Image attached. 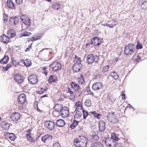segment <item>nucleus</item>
Segmentation results:
<instances>
[{
	"mask_svg": "<svg viewBox=\"0 0 147 147\" xmlns=\"http://www.w3.org/2000/svg\"><path fill=\"white\" fill-rule=\"evenodd\" d=\"M90 113L93 115L94 117L98 119H100V116H101V114L97 113L96 111L90 112Z\"/></svg>",
	"mask_w": 147,
	"mask_h": 147,
	"instance_id": "obj_46",
	"label": "nucleus"
},
{
	"mask_svg": "<svg viewBox=\"0 0 147 147\" xmlns=\"http://www.w3.org/2000/svg\"><path fill=\"white\" fill-rule=\"evenodd\" d=\"M111 76L115 80H117L119 78V75L115 71L111 72L110 73Z\"/></svg>",
	"mask_w": 147,
	"mask_h": 147,
	"instance_id": "obj_39",
	"label": "nucleus"
},
{
	"mask_svg": "<svg viewBox=\"0 0 147 147\" xmlns=\"http://www.w3.org/2000/svg\"><path fill=\"white\" fill-rule=\"evenodd\" d=\"M15 1L16 3L18 5L21 4L23 1V0H15Z\"/></svg>",
	"mask_w": 147,
	"mask_h": 147,
	"instance_id": "obj_61",
	"label": "nucleus"
},
{
	"mask_svg": "<svg viewBox=\"0 0 147 147\" xmlns=\"http://www.w3.org/2000/svg\"><path fill=\"white\" fill-rule=\"evenodd\" d=\"M115 21H110V22H111V24H106L104 25V26H107L110 28H113L116 25V24L115 23Z\"/></svg>",
	"mask_w": 147,
	"mask_h": 147,
	"instance_id": "obj_40",
	"label": "nucleus"
},
{
	"mask_svg": "<svg viewBox=\"0 0 147 147\" xmlns=\"http://www.w3.org/2000/svg\"><path fill=\"white\" fill-rule=\"evenodd\" d=\"M88 142L87 138L82 136L74 139L73 144L76 147H86L87 144Z\"/></svg>",
	"mask_w": 147,
	"mask_h": 147,
	"instance_id": "obj_1",
	"label": "nucleus"
},
{
	"mask_svg": "<svg viewBox=\"0 0 147 147\" xmlns=\"http://www.w3.org/2000/svg\"><path fill=\"white\" fill-rule=\"evenodd\" d=\"M143 47L139 43V41L137 42V44L136 46V49H140L142 48Z\"/></svg>",
	"mask_w": 147,
	"mask_h": 147,
	"instance_id": "obj_57",
	"label": "nucleus"
},
{
	"mask_svg": "<svg viewBox=\"0 0 147 147\" xmlns=\"http://www.w3.org/2000/svg\"><path fill=\"white\" fill-rule=\"evenodd\" d=\"M63 107L62 105L57 104L55 105L54 107V109L55 110V111L59 112L61 111Z\"/></svg>",
	"mask_w": 147,
	"mask_h": 147,
	"instance_id": "obj_34",
	"label": "nucleus"
},
{
	"mask_svg": "<svg viewBox=\"0 0 147 147\" xmlns=\"http://www.w3.org/2000/svg\"><path fill=\"white\" fill-rule=\"evenodd\" d=\"M75 108L76 110H82L83 108L82 104L80 101L76 102L75 105Z\"/></svg>",
	"mask_w": 147,
	"mask_h": 147,
	"instance_id": "obj_19",
	"label": "nucleus"
},
{
	"mask_svg": "<svg viewBox=\"0 0 147 147\" xmlns=\"http://www.w3.org/2000/svg\"><path fill=\"white\" fill-rule=\"evenodd\" d=\"M99 138L97 135H95L91 136V139L93 141L92 142H95L94 141L98 140Z\"/></svg>",
	"mask_w": 147,
	"mask_h": 147,
	"instance_id": "obj_51",
	"label": "nucleus"
},
{
	"mask_svg": "<svg viewBox=\"0 0 147 147\" xmlns=\"http://www.w3.org/2000/svg\"><path fill=\"white\" fill-rule=\"evenodd\" d=\"M92 147H104L103 144L100 142L95 141L92 142Z\"/></svg>",
	"mask_w": 147,
	"mask_h": 147,
	"instance_id": "obj_30",
	"label": "nucleus"
},
{
	"mask_svg": "<svg viewBox=\"0 0 147 147\" xmlns=\"http://www.w3.org/2000/svg\"><path fill=\"white\" fill-rule=\"evenodd\" d=\"M75 113L74 115V118L78 119L80 118L82 115V113L80 110H75Z\"/></svg>",
	"mask_w": 147,
	"mask_h": 147,
	"instance_id": "obj_42",
	"label": "nucleus"
},
{
	"mask_svg": "<svg viewBox=\"0 0 147 147\" xmlns=\"http://www.w3.org/2000/svg\"><path fill=\"white\" fill-rule=\"evenodd\" d=\"M107 117L108 120L113 124H115L118 122L116 115L114 113H109L108 114Z\"/></svg>",
	"mask_w": 147,
	"mask_h": 147,
	"instance_id": "obj_5",
	"label": "nucleus"
},
{
	"mask_svg": "<svg viewBox=\"0 0 147 147\" xmlns=\"http://www.w3.org/2000/svg\"><path fill=\"white\" fill-rule=\"evenodd\" d=\"M16 81L18 83H22L24 81L23 77L21 75L16 74L14 76Z\"/></svg>",
	"mask_w": 147,
	"mask_h": 147,
	"instance_id": "obj_22",
	"label": "nucleus"
},
{
	"mask_svg": "<svg viewBox=\"0 0 147 147\" xmlns=\"http://www.w3.org/2000/svg\"><path fill=\"white\" fill-rule=\"evenodd\" d=\"M140 55L141 54L138 53L135 55L133 57L134 61L137 63L140 61L141 59Z\"/></svg>",
	"mask_w": 147,
	"mask_h": 147,
	"instance_id": "obj_35",
	"label": "nucleus"
},
{
	"mask_svg": "<svg viewBox=\"0 0 147 147\" xmlns=\"http://www.w3.org/2000/svg\"><path fill=\"white\" fill-rule=\"evenodd\" d=\"M47 68L46 67H44L42 68V73H44L46 76H47L48 71L47 70Z\"/></svg>",
	"mask_w": 147,
	"mask_h": 147,
	"instance_id": "obj_55",
	"label": "nucleus"
},
{
	"mask_svg": "<svg viewBox=\"0 0 147 147\" xmlns=\"http://www.w3.org/2000/svg\"><path fill=\"white\" fill-rule=\"evenodd\" d=\"M107 98L111 102H113L115 101V99L113 96V94L110 92H109L108 94Z\"/></svg>",
	"mask_w": 147,
	"mask_h": 147,
	"instance_id": "obj_37",
	"label": "nucleus"
},
{
	"mask_svg": "<svg viewBox=\"0 0 147 147\" xmlns=\"http://www.w3.org/2000/svg\"><path fill=\"white\" fill-rule=\"evenodd\" d=\"M102 83H94L92 85V88L94 90H98L102 87Z\"/></svg>",
	"mask_w": 147,
	"mask_h": 147,
	"instance_id": "obj_26",
	"label": "nucleus"
},
{
	"mask_svg": "<svg viewBox=\"0 0 147 147\" xmlns=\"http://www.w3.org/2000/svg\"><path fill=\"white\" fill-rule=\"evenodd\" d=\"M26 137L27 139L30 142H34L35 140L31 136V133H28L26 134Z\"/></svg>",
	"mask_w": 147,
	"mask_h": 147,
	"instance_id": "obj_36",
	"label": "nucleus"
},
{
	"mask_svg": "<svg viewBox=\"0 0 147 147\" xmlns=\"http://www.w3.org/2000/svg\"><path fill=\"white\" fill-rule=\"evenodd\" d=\"M53 147H61L60 144L58 142H56L54 144Z\"/></svg>",
	"mask_w": 147,
	"mask_h": 147,
	"instance_id": "obj_59",
	"label": "nucleus"
},
{
	"mask_svg": "<svg viewBox=\"0 0 147 147\" xmlns=\"http://www.w3.org/2000/svg\"><path fill=\"white\" fill-rule=\"evenodd\" d=\"M1 125L3 128L6 130L9 129L10 127L9 124L5 121L1 122Z\"/></svg>",
	"mask_w": 147,
	"mask_h": 147,
	"instance_id": "obj_28",
	"label": "nucleus"
},
{
	"mask_svg": "<svg viewBox=\"0 0 147 147\" xmlns=\"http://www.w3.org/2000/svg\"><path fill=\"white\" fill-rule=\"evenodd\" d=\"M20 19L23 22L25 25L30 26L31 22L28 17L25 15H22L20 17Z\"/></svg>",
	"mask_w": 147,
	"mask_h": 147,
	"instance_id": "obj_11",
	"label": "nucleus"
},
{
	"mask_svg": "<svg viewBox=\"0 0 147 147\" xmlns=\"http://www.w3.org/2000/svg\"><path fill=\"white\" fill-rule=\"evenodd\" d=\"M89 94L90 95H92L93 96H94V94H93V93L92 92L90 91L89 92Z\"/></svg>",
	"mask_w": 147,
	"mask_h": 147,
	"instance_id": "obj_64",
	"label": "nucleus"
},
{
	"mask_svg": "<svg viewBox=\"0 0 147 147\" xmlns=\"http://www.w3.org/2000/svg\"><path fill=\"white\" fill-rule=\"evenodd\" d=\"M5 137L11 141H14L16 138V136L13 133L5 132Z\"/></svg>",
	"mask_w": 147,
	"mask_h": 147,
	"instance_id": "obj_17",
	"label": "nucleus"
},
{
	"mask_svg": "<svg viewBox=\"0 0 147 147\" xmlns=\"http://www.w3.org/2000/svg\"><path fill=\"white\" fill-rule=\"evenodd\" d=\"M84 105L85 106L88 107L91 106L92 105L91 100L89 99H87L84 102Z\"/></svg>",
	"mask_w": 147,
	"mask_h": 147,
	"instance_id": "obj_47",
	"label": "nucleus"
},
{
	"mask_svg": "<svg viewBox=\"0 0 147 147\" xmlns=\"http://www.w3.org/2000/svg\"><path fill=\"white\" fill-rule=\"evenodd\" d=\"M31 34V33L27 31H25L23 33L21 34L20 37H21L23 36H30Z\"/></svg>",
	"mask_w": 147,
	"mask_h": 147,
	"instance_id": "obj_50",
	"label": "nucleus"
},
{
	"mask_svg": "<svg viewBox=\"0 0 147 147\" xmlns=\"http://www.w3.org/2000/svg\"><path fill=\"white\" fill-rule=\"evenodd\" d=\"M44 124L45 127L50 130L54 129L55 126V123L50 121H45Z\"/></svg>",
	"mask_w": 147,
	"mask_h": 147,
	"instance_id": "obj_9",
	"label": "nucleus"
},
{
	"mask_svg": "<svg viewBox=\"0 0 147 147\" xmlns=\"http://www.w3.org/2000/svg\"><path fill=\"white\" fill-rule=\"evenodd\" d=\"M7 34L11 38L13 37L16 35L15 31L13 29H10L8 30Z\"/></svg>",
	"mask_w": 147,
	"mask_h": 147,
	"instance_id": "obj_33",
	"label": "nucleus"
},
{
	"mask_svg": "<svg viewBox=\"0 0 147 147\" xmlns=\"http://www.w3.org/2000/svg\"><path fill=\"white\" fill-rule=\"evenodd\" d=\"M42 34L40 33L36 34L31 39V40L34 42L40 39L42 36Z\"/></svg>",
	"mask_w": 147,
	"mask_h": 147,
	"instance_id": "obj_23",
	"label": "nucleus"
},
{
	"mask_svg": "<svg viewBox=\"0 0 147 147\" xmlns=\"http://www.w3.org/2000/svg\"><path fill=\"white\" fill-rule=\"evenodd\" d=\"M20 62L15 59H13L12 60V64L16 67L20 64Z\"/></svg>",
	"mask_w": 147,
	"mask_h": 147,
	"instance_id": "obj_44",
	"label": "nucleus"
},
{
	"mask_svg": "<svg viewBox=\"0 0 147 147\" xmlns=\"http://www.w3.org/2000/svg\"><path fill=\"white\" fill-rule=\"evenodd\" d=\"M78 83H84L85 81L84 78L82 75H81V76L78 78Z\"/></svg>",
	"mask_w": 147,
	"mask_h": 147,
	"instance_id": "obj_49",
	"label": "nucleus"
},
{
	"mask_svg": "<svg viewBox=\"0 0 147 147\" xmlns=\"http://www.w3.org/2000/svg\"><path fill=\"white\" fill-rule=\"evenodd\" d=\"M121 95L122 96V98L123 99H125V94L123 91L121 92Z\"/></svg>",
	"mask_w": 147,
	"mask_h": 147,
	"instance_id": "obj_60",
	"label": "nucleus"
},
{
	"mask_svg": "<svg viewBox=\"0 0 147 147\" xmlns=\"http://www.w3.org/2000/svg\"><path fill=\"white\" fill-rule=\"evenodd\" d=\"M82 112L83 114V119H85L88 115V113L85 109H82Z\"/></svg>",
	"mask_w": 147,
	"mask_h": 147,
	"instance_id": "obj_48",
	"label": "nucleus"
},
{
	"mask_svg": "<svg viewBox=\"0 0 147 147\" xmlns=\"http://www.w3.org/2000/svg\"><path fill=\"white\" fill-rule=\"evenodd\" d=\"M7 4L8 7L10 8L14 9L16 7L15 4L12 0H7Z\"/></svg>",
	"mask_w": 147,
	"mask_h": 147,
	"instance_id": "obj_32",
	"label": "nucleus"
},
{
	"mask_svg": "<svg viewBox=\"0 0 147 147\" xmlns=\"http://www.w3.org/2000/svg\"><path fill=\"white\" fill-rule=\"evenodd\" d=\"M59 112L56 111H54L53 113V116L55 117H58L59 116Z\"/></svg>",
	"mask_w": 147,
	"mask_h": 147,
	"instance_id": "obj_58",
	"label": "nucleus"
},
{
	"mask_svg": "<svg viewBox=\"0 0 147 147\" xmlns=\"http://www.w3.org/2000/svg\"><path fill=\"white\" fill-rule=\"evenodd\" d=\"M0 40L4 43L7 44L9 42V38L7 36L3 34L0 37Z\"/></svg>",
	"mask_w": 147,
	"mask_h": 147,
	"instance_id": "obj_21",
	"label": "nucleus"
},
{
	"mask_svg": "<svg viewBox=\"0 0 147 147\" xmlns=\"http://www.w3.org/2000/svg\"><path fill=\"white\" fill-rule=\"evenodd\" d=\"M105 142L106 145L109 147H115L116 145L115 140L110 138H106Z\"/></svg>",
	"mask_w": 147,
	"mask_h": 147,
	"instance_id": "obj_7",
	"label": "nucleus"
},
{
	"mask_svg": "<svg viewBox=\"0 0 147 147\" xmlns=\"http://www.w3.org/2000/svg\"><path fill=\"white\" fill-rule=\"evenodd\" d=\"M65 124V121L61 119L57 120L56 122V125L59 127H63Z\"/></svg>",
	"mask_w": 147,
	"mask_h": 147,
	"instance_id": "obj_31",
	"label": "nucleus"
},
{
	"mask_svg": "<svg viewBox=\"0 0 147 147\" xmlns=\"http://www.w3.org/2000/svg\"><path fill=\"white\" fill-rule=\"evenodd\" d=\"M67 96L69 98L72 100H74L75 98V96L74 92L71 90L69 88H68V90L67 92Z\"/></svg>",
	"mask_w": 147,
	"mask_h": 147,
	"instance_id": "obj_20",
	"label": "nucleus"
},
{
	"mask_svg": "<svg viewBox=\"0 0 147 147\" xmlns=\"http://www.w3.org/2000/svg\"><path fill=\"white\" fill-rule=\"evenodd\" d=\"M28 80L29 83H37L38 81L37 76L35 74L30 76Z\"/></svg>",
	"mask_w": 147,
	"mask_h": 147,
	"instance_id": "obj_15",
	"label": "nucleus"
},
{
	"mask_svg": "<svg viewBox=\"0 0 147 147\" xmlns=\"http://www.w3.org/2000/svg\"><path fill=\"white\" fill-rule=\"evenodd\" d=\"M141 8L142 9H146L147 8V2L145 1L141 5Z\"/></svg>",
	"mask_w": 147,
	"mask_h": 147,
	"instance_id": "obj_52",
	"label": "nucleus"
},
{
	"mask_svg": "<svg viewBox=\"0 0 147 147\" xmlns=\"http://www.w3.org/2000/svg\"><path fill=\"white\" fill-rule=\"evenodd\" d=\"M57 80V76L55 75H50L48 79L49 83L56 82Z\"/></svg>",
	"mask_w": 147,
	"mask_h": 147,
	"instance_id": "obj_29",
	"label": "nucleus"
},
{
	"mask_svg": "<svg viewBox=\"0 0 147 147\" xmlns=\"http://www.w3.org/2000/svg\"><path fill=\"white\" fill-rule=\"evenodd\" d=\"M19 22V19L16 16H13L11 17L9 20V24L10 25L14 26L18 24Z\"/></svg>",
	"mask_w": 147,
	"mask_h": 147,
	"instance_id": "obj_10",
	"label": "nucleus"
},
{
	"mask_svg": "<svg viewBox=\"0 0 147 147\" xmlns=\"http://www.w3.org/2000/svg\"><path fill=\"white\" fill-rule=\"evenodd\" d=\"M26 99V96L24 93L21 94L18 97V103L20 104H23L25 102Z\"/></svg>",
	"mask_w": 147,
	"mask_h": 147,
	"instance_id": "obj_14",
	"label": "nucleus"
},
{
	"mask_svg": "<svg viewBox=\"0 0 147 147\" xmlns=\"http://www.w3.org/2000/svg\"><path fill=\"white\" fill-rule=\"evenodd\" d=\"M47 94L45 95H43L41 96L40 97V98H42L45 97H47Z\"/></svg>",
	"mask_w": 147,
	"mask_h": 147,
	"instance_id": "obj_63",
	"label": "nucleus"
},
{
	"mask_svg": "<svg viewBox=\"0 0 147 147\" xmlns=\"http://www.w3.org/2000/svg\"><path fill=\"white\" fill-rule=\"evenodd\" d=\"M78 124V121L74 120V121L72 123L71 125H70V127L71 128L73 129H74Z\"/></svg>",
	"mask_w": 147,
	"mask_h": 147,
	"instance_id": "obj_43",
	"label": "nucleus"
},
{
	"mask_svg": "<svg viewBox=\"0 0 147 147\" xmlns=\"http://www.w3.org/2000/svg\"><path fill=\"white\" fill-rule=\"evenodd\" d=\"M3 22L4 23L8 21L7 15L4 14L3 16Z\"/></svg>",
	"mask_w": 147,
	"mask_h": 147,
	"instance_id": "obj_56",
	"label": "nucleus"
},
{
	"mask_svg": "<svg viewBox=\"0 0 147 147\" xmlns=\"http://www.w3.org/2000/svg\"><path fill=\"white\" fill-rule=\"evenodd\" d=\"M50 66L55 71L60 70L61 68V63L57 61H54L50 65Z\"/></svg>",
	"mask_w": 147,
	"mask_h": 147,
	"instance_id": "obj_6",
	"label": "nucleus"
},
{
	"mask_svg": "<svg viewBox=\"0 0 147 147\" xmlns=\"http://www.w3.org/2000/svg\"><path fill=\"white\" fill-rule=\"evenodd\" d=\"M80 58L75 55L74 59L73 61L74 64L73 66V70L75 72L79 71L82 67V65L81 63V60Z\"/></svg>",
	"mask_w": 147,
	"mask_h": 147,
	"instance_id": "obj_3",
	"label": "nucleus"
},
{
	"mask_svg": "<svg viewBox=\"0 0 147 147\" xmlns=\"http://www.w3.org/2000/svg\"><path fill=\"white\" fill-rule=\"evenodd\" d=\"M32 44H31L28 47H27L26 49L25 50V51H29L30 50V49H32Z\"/></svg>",
	"mask_w": 147,
	"mask_h": 147,
	"instance_id": "obj_62",
	"label": "nucleus"
},
{
	"mask_svg": "<svg viewBox=\"0 0 147 147\" xmlns=\"http://www.w3.org/2000/svg\"><path fill=\"white\" fill-rule=\"evenodd\" d=\"M20 114L18 112L13 113L10 116V119L13 122H16L20 118Z\"/></svg>",
	"mask_w": 147,
	"mask_h": 147,
	"instance_id": "obj_13",
	"label": "nucleus"
},
{
	"mask_svg": "<svg viewBox=\"0 0 147 147\" xmlns=\"http://www.w3.org/2000/svg\"><path fill=\"white\" fill-rule=\"evenodd\" d=\"M9 59L8 56L5 55L3 58L0 60V63L3 65L7 64L9 61Z\"/></svg>",
	"mask_w": 147,
	"mask_h": 147,
	"instance_id": "obj_24",
	"label": "nucleus"
},
{
	"mask_svg": "<svg viewBox=\"0 0 147 147\" xmlns=\"http://www.w3.org/2000/svg\"><path fill=\"white\" fill-rule=\"evenodd\" d=\"M11 65L10 64L7 65L5 67H4L2 69V70L3 71H7L11 67Z\"/></svg>",
	"mask_w": 147,
	"mask_h": 147,
	"instance_id": "obj_54",
	"label": "nucleus"
},
{
	"mask_svg": "<svg viewBox=\"0 0 147 147\" xmlns=\"http://www.w3.org/2000/svg\"><path fill=\"white\" fill-rule=\"evenodd\" d=\"M99 59V57L98 56H94L92 54H89L87 55L86 57L87 62L88 64H91L94 62L98 63Z\"/></svg>",
	"mask_w": 147,
	"mask_h": 147,
	"instance_id": "obj_4",
	"label": "nucleus"
},
{
	"mask_svg": "<svg viewBox=\"0 0 147 147\" xmlns=\"http://www.w3.org/2000/svg\"><path fill=\"white\" fill-rule=\"evenodd\" d=\"M109 66V65H106L103 66L102 67V72H105L108 71Z\"/></svg>",
	"mask_w": 147,
	"mask_h": 147,
	"instance_id": "obj_53",
	"label": "nucleus"
},
{
	"mask_svg": "<svg viewBox=\"0 0 147 147\" xmlns=\"http://www.w3.org/2000/svg\"><path fill=\"white\" fill-rule=\"evenodd\" d=\"M99 130L100 131H103L105 128V123L103 121H100L98 123Z\"/></svg>",
	"mask_w": 147,
	"mask_h": 147,
	"instance_id": "obj_27",
	"label": "nucleus"
},
{
	"mask_svg": "<svg viewBox=\"0 0 147 147\" xmlns=\"http://www.w3.org/2000/svg\"><path fill=\"white\" fill-rule=\"evenodd\" d=\"M52 6L53 9L57 10L61 7V5L59 3L54 2L52 4Z\"/></svg>",
	"mask_w": 147,
	"mask_h": 147,
	"instance_id": "obj_38",
	"label": "nucleus"
},
{
	"mask_svg": "<svg viewBox=\"0 0 147 147\" xmlns=\"http://www.w3.org/2000/svg\"><path fill=\"white\" fill-rule=\"evenodd\" d=\"M101 40L98 37H94L92 39L91 42L88 44H86V46L87 47L88 45L92 44L94 46H98L101 43Z\"/></svg>",
	"mask_w": 147,
	"mask_h": 147,
	"instance_id": "obj_8",
	"label": "nucleus"
},
{
	"mask_svg": "<svg viewBox=\"0 0 147 147\" xmlns=\"http://www.w3.org/2000/svg\"><path fill=\"white\" fill-rule=\"evenodd\" d=\"M48 88L45 85L41 86L40 88V89L36 91V92L39 94H42L44 92L47 91Z\"/></svg>",
	"mask_w": 147,
	"mask_h": 147,
	"instance_id": "obj_25",
	"label": "nucleus"
},
{
	"mask_svg": "<svg viewBox=\"0 0 147 147\" xmlns=\"http://www.w3.org/2000/svg\"><path fill=\"white\" fill-rule=\"evenodd\" d=\"M21 62L23 63L25 66L26 67L30 66L32 65V62L31 60L28 59H26L24 60L21 59Z\"/></svg>",
	"mask_w": 147,
	"mask_h": 147,
	"instance_id": "obj_18",
	"label": "nucleus"
},
{
	"mask_svg": "<svg viewBox=\"0 0 147 147\" xmlns=\"http://www.w3.org/2000/svg\"><path fill=\"white\" fill-rule=\"evenodd\" d=\"M52 137L49 135H46L41 137V140L44 143H47L51 140Z\"/></svg>",
	"mask_w": 147,
	"mask_h": 147,
	"instance_id": "obj_16",
	"label": "nucleus"
},
{
	"mask_svg": "<svg viewBox=\"0 0 147 147\" xmlns=\"http://www.w3.org/2000/svg\"><path fill=\"white\" fill-rule=\"evenodd\" d=\"M111 138L113 139H114L115 141H117L119 140V138L114 133H112L111 134Z\"/></svg>",
	"mask_w": 147,
	"mask_h": 147,
	"instance_id": "obj_45",
	"label": "nucleus"
},
{
	"mask_svg": "<svg viewBox=\"0 0 147 147\" xmlns=\"http://www.w3.org/2000/svg\"><path fill=\"white\" fill-rule=\"evenodd\" d=\"M135 50L134 45L132 43H130L125 46L124 53L126 55H132L135 53Z\"/></svg>",
	"mask_w": 147,
	"mask_h": 147,
	"instance_id": "obj_2",
	"label": "nucleus"
},
{
	"mask_svg": "<svg viewBox=\"0 0 147 147\" xmlns=\"http://www.w3.org/2000/svg\"><path fill=\"white\" fill-rule=\"evenodd\" d=\"M71 85L72 88L75 90L78 91L79 90V85L76 83H71Z\"/></svg>",
	"mask_w": 147,
	"mask_h": 147,
	"instance_id": "obj_41",
	"label": "nucleus"
},
{
	"mask_svg": "<svg viewBox=\"0 0 147 147\" xmlns=\"http://www.w3.org/2000/svg\"><path fill=\"white\" fill-rule=\"evenodd\" d=\"M60 112L61 115L63 118L66 117L69 115V109L66 107H63Z\"/></svg>",
	"mask_w": 147,
	"mask_h": 147,
	"instance_id": "obj_12",
	"label": "nucleus"
}]
</instances>
